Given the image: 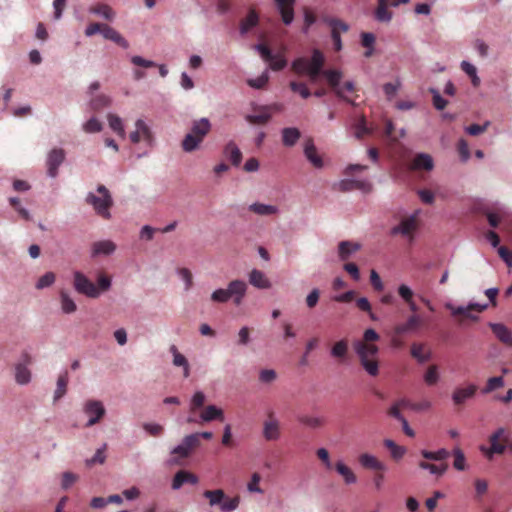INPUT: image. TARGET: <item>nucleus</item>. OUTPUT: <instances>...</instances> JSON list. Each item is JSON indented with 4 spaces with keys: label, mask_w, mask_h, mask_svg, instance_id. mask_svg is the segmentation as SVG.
I'll return each instance as SVG.
<instances>
[{
    "label": "nucleus",
    "mask_w": 512,
    "mask_h": 512,
    "mask_svg": "<svg viewBox=\"0 0 512 512\" xmlns=\"http://www.w3.org/2000/svg\"><path fill=\"white\" fill-rule=\"evenodd\" d=\"M325 64V56L319 49L312 51L310 59L299 57L292 62L291 69L298 75L307 74L311 82H316L318 77L323 73Z\"/></svg>",
    "instance_id": "f257e3e1"
},
{
    "label": "nucleus",
    "mask_w": 512,
    "mask_h": 512,
    "mask_svg": "<svg viewBox=\"0 0 512 512\" xmlns=\"http://www.w3.org/2000/svg\"><path fill=\"white\" fill-rule=\"evenodd\" d=\"M212 125L208 118L194 120L190 131L185 135L181 142V148L184 152L191 153L199 149L205 137L210 133Z\"/></svg>",
    "instance_id": "f03ea898"
},
{
    "label": "nucleus",
    "mask_w": 512,
    "mask_h": 512,
    "mask_svg": "<svg viewBox=\"0 0 512 512\" xmlns=\"http://www.w3.org/2000/svg\"><path fill=\"white\" fill-rule=\"evenodd\" d=\"M353 346L363 369L370 376H377L379 374L378 346L366 342H355Z\"/></svg>",
    "instance_id": "7ed1b4c3"
},
{
    "label": "nucleus",
    "mask_w": 512,
    "mask_h": 512,
    "mask_svg": "<svg viewBox=\"0 0 512 512\" xmlns=\"http://www.w3.org/2000/svg\"><path fill=\"white\" fill-rule=\"evenodd\" d=\"M97 192L99 196L94 193H89L86 197V202L93 206L98 215L105 219H110L111 214L109 209L113 205L111 194L104 185H99Z\"/></svg>",
    "instance_id": "20e7f679"
},
{
    "label": "nucleus",
    "mask_w": 512,
    "mask_h": 512,
    "mask_svg": "<svg viewBox=\"0 0 512 512\" xmlns=\"http://www.w3.org/2000/svg\"><path fill=\"white\" fill-rule=\"evenodd\" d=\"M490 447H481V451L486 455L488 459H492L494 454H503L507 448L509 442V433L505 428L497 429L489 437Z\"/></svg>",
    "instance_id": "39448f33"
},
{
    "label": "nucleus",
    "mask_w": 512,
    "mask_h": 512,
    "mask_svg": "<svg viewBox=\"0 0 512 512\" xmlns=\"http://www.w3.org/2000/svg\"><path fill=\"white\" fill-rule=\"evenodd\" d=\"M262 435L266 441H277L281 438V423L274 411H269L263 422Z\"/></svg>",
    "instance_id": "423d86ee"
},
{
    "label": "nucleus",
    "mask_w": 512,
    "mask_h": 512,
    "mask_svg": "<svg viewBox=\"0 0 512 512\" xmlns=\"http://www.w3.org/2000/svg\"><path fill=\"white\" fill-rule=\"evenodd\" d=\"M419 226L418 212L404 217L397 226L391 229L392 235H402L408 237L410 240L413 239L414 233L417 231Z\"/></svg>",
    "instance_id": "0eeeda50"
},
{
    "label": "nucleus",
    "mask_w": 512,
    "mask_h": 512,
    "mask_svg": "<svg viewBox=\"0 0 512 512\" xmlns=\"http://www.w3.org/2000/svg\"><path fill=\"white\" fill-rule=\"evenodd\" d=\"M32 364V356L23 352L19 361L15 364V381L20 385H26L31 381V371L29 366Z\"/></svg>",
    "instance_id": "6e6552de"
},
{
    "label": "nucleus",
    "mask_w": 512,
    "mask_h": 512,
    "mask_svg": "<svg viewBox=\"0 0 512 512\" xmlns=\"http://www.w3.org/2000/svg\"><path fill=\"white\" fill-rule=\"evenodd\" d=\"M255 49L260 53L262 59L269 63L272 70L280 71L286 67L287 60L283 54H273L265 44H257Z\"/></svg>",
    "instance_id": "1a4fd4ad"
},
{
    "label": "nucleus",
    "mask_w": 512,
    "mask_h": 512,
    "mask_svg": "<svg viewBox=\"0 0 512 512\" xmlns=\"http://www.w3.org/2000/svg\"><path fill=\"white\" fill-rule=\"evenodd\" d=\"M74 288L78 293L90 298H97L100 294L97 286L78 271L74 273Z\"/></svg>",
    "instance_id": "9d476101"
},
{
    "label": "nucleus",
    "mask_w": 512,
    "mask_h": 512,
    "mask_svg": "<svg viewBox=\"0 0 512 512\" xmlns=\"http://www.w3.org/2000/svg\"><path fill=\"white\" fill-rule=\"evenodd\" d=\"M84 413L89 417L87 427L93 426L105 415V407L98 400H88L83 406Z\"/></svg>",
    "instance_id": "9b49d317"
},
{
    "label": "nucleus",
    "mask_w": 512,
    "mask_h": 512,
    "mask_svg": "<svg viewBox=\"0 0 512 512\" xmlns=\"http://www.w3.org/2000/svg\"><path fill=\"white\" fill-rule=\"evenodd\" d=\"M322 75L326 78L329 86L332 88L334 93L341 99L345 100L351 105H355V102L343 95V89L340 87V81L342 79V73L339 70L328 69L324 70Z\"/></svg>",
    "instance_id": "f8f14e48"
},
{
    "label": "nucleus",
    "mask_w": 512,
    "mask_h": 512,
    "mask_svg": "<svg viewBox=\"0 0 512 512\" xmlns=\"http://www.w3.org/2000/svg\"><path fill=\"white\" fill-rule=\"evenodd\" d=\"M136 130L130 133V140L132 143L137 144L141 140L145 141L148 145H152L154 137L150 127L141 119L135 123Z\"/></svg>",
    "instance_id": "ddd939ff"
},
{
    "label": "nucleus",
    "mask_w": 512,
    "mask_h": 512,
    "mask_svg": "<svg viewBox=\"0 0 512 512\" xmlns=\"http://www.w3.org/2000/svg\"><path fill=\"white\" fill-rule=\"evenodd\" d=\"M487 307H488L487 304H478V303L470 304L467 307H462V306L454 307L452 305H447V308L451 311L453 316H462L464 318H468L473 321H477L478 317L473 315L471 313V311H477L480 313V312H483L484 310H486Z\"/></svg>",
    "instance_id": "4468645a"
},
{
    "label": "nucleus",
    "mask_w": 512,
    "mask_h": 512,
    "mask_svg": "<svg viewBox=\"0 0 512 512\" xmlns=\"http://www.w3.org/2000/svg\"><path fill=\"white\" fill-rule=\"evenodd\" d=\"M65 159V152L61 148H55L48 154L47 167L48 175L50 177H56L58 174V167L63 163Z\"/></svg>",
    "instance_id": "2eb2a0df"
},
{
    "label": "nucleus",
    "mask_w": 512,
    "mask_h": 512,
    "mask_svg": "<svg viewBox=\"0 0 512 512\" xmlns=\"http://www.w3.org/2000/svg\"><path fill=\"white\" fill-rule=\"evenodd\" d=\"M476 391L477 386L475 384H469L467 387H457L452 393L454 405H463L468 399L474 397Z\"/></svg>",
    "instance_id": "dca6fc26"
},
{
    "label": "nucleus",
    "mask_w": 512,
    "mask_h": 512,
    "mask_svg": "<svg viewBox=\"0 0 512 512\" xmlns=\"http://www.w3.org/2000/svg\"><path fill=\"white\" fill-rule=\"evenodd\" d=\"M340 191L347 192L352 190H361L364 193H369L372 190V185L368 181L344 179L338 183Z\"/></svg>",
    "instance_id": "f3484780"
},
{
    "label": "nucleus",
    "mask_w": 512,
    "mask_h": 512,
    "mask_svg": "<svg viewBox=\"0 0 512 512\" xmlns=\"http://www.w3.org/2000/svg\"><path fill=\"white\" fill-rule=\"evenodd\" d=\"M304 154L307 160L315 167L322 168L324 163L322 157L318 154L317 148L314 145L312 139H308L305 142Z\"/></svg>",
    "instance_id": "a211bd4d"
},
{
    "label": "nucleus",
    "mask_w": 512,
    "mask_h": 512,
    "mask_svg": "<svg viewBox=\"0 0 512 512\" xmlns=\"http://www.w3.org/2000/svg\"><path fill=\"white\" fill-rule=\"evenodd\" d=\"M278 10L281 14L282 21L289 25L294 19L293 5L295 0H275Z\"/></svg>",
    "instance_id": "6ab92c4d"
},
{
    "label": "nucleus",
    "mask_w": 512,
    "mask_h": 512,
    "mask_svg": "<svg viewBox=\"0 0 512 512\" xmlns=\"http://www.w3.org/2000/svg\"><path fill=\"white\" fill-rule=\"evenodd\" d=\"M230 297H234V303L240 305L247 290V284L242 280H233L228 285Z\"/></svg>",
    "instance_id": "aec40b11"
},
{
    "label": "nucleus",
    "mask_w": 512,
    "mask_h": 512,
    "mask_svg": "<svg viewBox=\"0 0 512 512\" xmlns=\"http://www.w3.org/2000/svg\"><path fill=\"white\" fill-rule=\"evenodd\" d=\"M489 327L500 342L512 347V332L504 324L490 323Z\"/></svg>",
    "instance_id": "412c9836"
},
{
    "label": "nucleus",
    "mask_w": 512,
    "mask_h": 512,
    "mask_svg": "<svg viewBox=\"0 0 512 512\" xmlns=\"http://www.w3.org/2000/svg\"><path fill=\"white\" fill-rule=\"evenodd\" d=\"M185 483L195 485L198 483V478L195 474L186 470L178 471L172 481V488L177 490L181 488Z\"/></svg>",
    "instance_id": "4be33fe9"
},
{
    "label": "nucleus",
    "mask_w": 512,
    "mask_h": 512,
    "mask_svg": "<svg viewBox=\"0 0 512 512\" xmlns=\"http://www.w3.org/2000/svg\"><path fill=\"white\" fill-rule=\"evenodd\" d=\"M249 283L258 289H269L271 287L270 280L266 277L264 272L253 269L249 273Z\"/></svg>",
    "instance_id": "5701e85b"
},
{
    "label": "nucleus",
    "mask_w": 512,
    "mask_h": 512,
    "mask_svg": "<svg viewBox=\"0 0 512 512\" xmlns=\"http://www.w3.org/2000/svg\"><path fill=\"white\" fill-rule=\"evenodd\" d=\"M116 250V244L111 240L97 241L92 244V256L110 255Z\"/></svg>",
    "instance_id": "b1692460"
},
{
    "label": "nucleus",
    "mask_w": 512,
    "mask_h": 512,
    "mask_svg": "<svg viewBox=\"0 0 512 512\" xmlns=\"http://www.w3.org/2000/svg\"><path fill=\"white\" fill-rule=\"evenodd\" d=\"M361 246L358 243L351 241H341L338 244V256L341 261L348 260L351 255L358 250H360Z\"/></svg>",
    "instance_id": "393cba45"
},
{
    "label": "nucleus",
    "mask_w": 512,
    "mask_h": 512,
    "mask_svg": "<svg viewBox=\"0 0 512 512\" xmlns=\"http://www.w3.org/2000/svg\"><path fill=\"white\" fill-rule=\"evenodd\" d=\"M359 463L366 469L375 471H384L386 469L385 465L381 461L368 453H363L359 456Z\"/></svg>",
    "instance_id": "a878e982"
},
{
    "label": "nucleus",
    "mask_w": 512,
    "mask_h": 512,
    "mask_svg": "<svg viewBox=\"0 0 512 512\" xmlns=\"http://www.w3.org/2000/svg\"><path fill=\"white\" fill-rule=\"evenodd\" d=\"M202 422H210L213 420H224L223 410L215 405H208L200 412Z\"/></svg>",
    "instance_id": "bb28decb"
},
{
    "label": "nucleus",
    "mask_w": 512,
    "mask_h": 512,
    "mask_svg": "<svg viewBox=\"0 0 512 512\" xmlns=\"http://www.w3.org/2000/svg\"><path fill=\"white\" fill-rule=\"evenodd\" d=\"M282 143L286 147L294 146L301 137V132L298 128L287 127L281 131Z\"/></svg>",
    "instance_id": "cd10ccee"
},
{
    "label": "nucleus",
    "mask_w": 512,
    "mask_h": 512,
    "mask_svg": "<svg viewBox=\"0 0 512 512\" xmlns=\"http://www.w3.org/2000/svg\"><path fill=\"white\" fill-rule=\"evenodd\" d=\"M224 156L231 161L234 166H238L242 161V153L235 142L230 141L224 147Z\"/></svg>",
    "instance_id": "c85d7f7f"
},
{
    "label": "nucleus",
    "mask_w": 512,
    "mask_h": 512,
    "mask_svg": "<svg viewBox=\"0 0 512 512\" xmlns=\"http://www.w3.org/2000/svg\"><path fill=\"white\" fill-rule=\"evenodd\" d=\"M433 167V159L429 154L426 153L417 154L412 162V168L414 170L430 171L433 169Z\"/></svg>",
    "instance_id": "c756f323"
},
{
    "label": "nucleus",
    "mask_w": 512,
    "mask_h": 512,
    "mask_svg": "<svg viewBox=\"0 0 512 512\" xmlns=\"http://www.w3.org/2000/svg\"><path fill=\"white\" fill-rule=\"evenodd\" d=\"M102 35L105 39L115 42L122 48L126 49L129 46L127 40L124 37H122V35L119 32H117L114 28L108 26L107 24L104 25Z\"/></svg>",
    "instance_id": "7c9ffc66"
},
{
    "label": "nucleus",
    "mask_w": 512,
    "mask_h": 512,
    "mask_svg": "<svg viewBox=\"0 0 512 512\" xmlns=\"http://www.w3.org/2000/svg\"><path fill=\"white\" fill-rule=\"evenodd\" d=\"M420 325V319L418 316H410L405 323H401L396 325L393 330L396 334H401L402 336L415 331Z\"/></svg>",
    "instance_id": "2f4dec72"
},
{
    "label": "nucleus",
    "mask_w": 512,
    "mask_h": 512,
    "mask_svg": "<svg viewBox=\"0 0 512 512\" xmlns=\"http://www.w3.org/2000/svg\"><path fill=\"white\" fill-rule=\"evenodd\" d=\"M170 352L173 355V364L175 366L183 367V376L185 378L189 377L190 367H189V363H188V360L186 359V357L178 351V349L175 345H172L170 347Z\"/></svg>",
    "instance_id": "473e14b6"
},
{
    "label": "nucleus",
    "mask_w": 512,
    "mask_h": 512,
    "mask_svg": "<svg viewBox=\"0 0 512 512\" xmlns=\"http://www.w3.org/2000/svg\"><path fill=\"white\" fill-rule=\"evenodd\" d=\"M249 210L260 216H269L278 214L279 209L277 206L268 205L263 203H253L249 206Z\"/></svg>",
    "instance_id": "72a5a7b5"
},
{
    "label": "nucleus",
    "mask_w": 512,
    "mask_h": 512,
    "mask_svg": "<svg viewBox=\"0 0 512 512\" xmlns=\"http://www.w3.org/2000/svg\"><path fill=\"white\" fill-rule=\"evenodd\" d=\"M348 355V341L346 339L339 340L334 343L331 348V356L338 359L340 362L344 361Z\"/></svg>",
    "instance_id": "f704fd0d"
},
{
    "label": "nucleus",
    "mask_w": 512,
    "mask_h": 512,
    "mask_svg": "<svg viewBox=\"0 0 512 512\" xmlns=\"http://www.w3.org/2000/svg\"><path fill=\"white\" fill-rule=\"evenodd\" d=\"M259 22L258 14L254 9H251L247 16L240 23L241 34L248 33L252 28L257 26Z\"/></svg>",
    "instance_id": "c9c22d12"
},
{
    "label": "nucleus",
    "mask_w": 512,
    "mask_h": 512,
    "mask_svg": "<svg viewBox=\"0 0 512 512\" xmlns=\"http://www.w3.org/2000/svg\"><path fill=\"white\" fill-rule=\"evenodd\" d=\"M334 468L337 473L343 477L346 484H353L357 481V477L354 472L342 461H338Z\"/></svg>",
    "instance_id": "e433bc0d"
},
{
    "label": "nucleus",
    "mask_w": 512,
    "mask_h": 512,
    "mask_svg": "<svg viewBox=\"0 0 512 512\" xmlns=\"http://www.w3.org/2000/svg\"><path fill=\"white\" fill-rule=\"evenodd\" d=\"M391 6L384 0H378V6L375 10V18L379 22H389L392 19V12L389 11L388 7Z\"/></svg>",
    "instance_id": "4c0bfd02"
},
{
    "label": "nucleus",
    "mask_w": 512,
    "mask_h": 512,
    "mask_svg": "<svg viewBox=\"0 0 512 512\" xmlns=\"http://www.w3.org/2000/svg\"><path fill=\"white\" fill-rule=\"evenodd\" d=\"M425 345L421 343H413L411 346V356L419 363L428 361L431 357L430 352H424Z\"/></svg>",
    "instance_id": "58836bf2"
},
{
    "label": "nucleus",
    "mask_w": 512,
    "mask_h": 512,
    "mask_svg": "<svg viewBox=\"0 0 512 512\" xmlns=\"http://www.w3.org/2000/svg\"><path fill=\"white\" fill-rule=\"evenodd\" d=\"M203 496L209 500L210 506L217 505L220 507L222 501L225 499V493L222 489L206 490Z\"/></svg>",
    "instance_id": "ea45409f"
},
{
    "label": "nucleus",
    "mask_w": 512,
    "mask_h": 512,
    "mask_svg": "<svg viewBox=\"0 0 512 512\" xmlns=\"http://www.w3.org/2000/svg\"><path fill=\"white\" fill-rule=\"evenodd\" d=\"M107 119H108L110 128L115 133H117V135H119L121 138H125L126 133H125V129H124V126L122 123V119L119 116L112 114V113H109L107 115Z\"/></svg>",
    "instance_id": "a19ab883"
},
{
    "label": "nucleus",
    "mask_w": 512,
    "mask_h": 512,
    "mask_svg": "<svg viewBox=\"0 0 512 512\" xmlns=\"http://www.w3.org/2000/svg\"><path fill=\"white\" fill-rule=\"evenodd\" d=\"M258 114L247 115L246 120L251 124H266L270 118L271 114L268 110H264L263 106H260L258 109Z\"/></svg>",
    "instance_id": "79ce46f5"
},
{
    "label": "nucleus",
    "mask_w": 512,
    "mask_h": 512,
    "mask_svg": "<svg viewBox=\"0 0 512 512\" xmlns=\"http://www.w3.org/2000/svg\"><path fill=\"white\" fill-rule=\"evenodd\" d=\"M90 12L103 16L106 20H112L115 17V12L107 4H97L90 8Z\"/></svg>",
    "instance_id": "37998d69"
},
{
    "label": "nucleus",
    "mask_w": 512,
    "mask_h": 512,
    "mask_svg": "<svg viewBox=\"0 0 512 512\" xmlns=\"http://www.w3.org/2000/svg\"><path fill=\"white\" fill-rule=\"evenodd\" d=\"M384 445L390 451L391 456L395 460L401 459L406 453V449L403 446L397 445L393 440L386 439L384 441Z\"/></svg>",
    "instance_id": "c03bdc74"
},
{
    "label": "nucleus",
    "mask_w": 512,
    "mask_h": 512,
    "mask_svg": "<svg viewBox=\"0 0 512 512\" xmlns=\"http://www.w3.org/2000/svg\"><path fill=\"white\" fill-rule=\"evenodd\" d=\"M298 421L309 428H320L324 424V419L309 415H302L298 417Z\"/></svg>",
    "instance_id": "a18cd8bd"
},
{
    "label": "nucleus",
    "mask_w": 512,
    "mask_h": 512,
    "mask_svg": "<svg viewBox=\"0 0 512 512\" xmlns=\"http://www.w3.org/2000/svg\"><path fill=\"white\" fill-rule=\"evenodd\" d=\"M68 384V373L64 372L58 377L57 380V388L55 390L54 394V400H59L61 397H63L66 393Z\"/></svg>",
    "instance_id": "49530a36"
},
{
    "label": "nucleus",
    "mask_w": 512,
    "mask_h": 512,
    "mask_svg": "<svg viewBox=\"0 0 512 512\" xmlns=\"http://www.w3.org/2000/svg\"><path fill=\"white\" fill-rule=\"evenodd\" d=\"M422 456L425 458V459H428V460H434V461H442V460H445L449 457L450 453L448 450L442 448V449H439L438 451H435V452H432V451H427V450H423L421 452Z\"/></svg>",
    "instance_id": "de8ad7c7"
},
{
    "label": "nucleus",
    "mask_w": 512,
    "mask_h": 512,
    "mask_svg": "<svg viewBox=\"0 0 512 512\" xmlns=\"http://www.w3.org/2000/svg\"><path fill=\"white\" fill-rule=\"evenodd\" d=\"M111 99L104 94H99L90 100V107L94 111H98L110 105Z\"/></svg>",
    "instance_id": "09e8293b"
},
{
    "label": "nucleus",
    "mask_w": 512,
    "mask_h": 512,
    "mask_svg": "<svg viewBox=\"0 0 512 512\" xmlns=\"http://www.w3.org/2000/svg\"><path fill=\"white\" fill-rule=\"evenodd\" d=\"M61 308L64 313L70 314L76 311L77 306L71 297L64 291L60 293Z\"/></svg>",
    "instance_id": "8fccbe9b"
},
{
    "label": "nucleus",
    "mask_w": 512,
    "mask_h": 512,
    "mask_svg": "<svg viewBox=\"0 0 512 512\" xmlns=\"http://www.w3.org/2000/svg\"><path fill=\"white\" fill-rule=\"evenodd\" d=\"M107 445L104 444L101 448L97 449L95 455L85 461L87 467H92L95 464H103L106 460L105 450Z\"/></svg>",
    "instance_id": "3c124183"
},
{
    "label": "nucleus",
    "mask_w": 512,
    "mask_h": 512,
    "mask_svg": "<svg viewBox=\"0 0 512 512\" xmlns=\"http://www.w3.org/2000/svg\"><path fill=\"white\" fill-rule=\"evenodd\" d=\"M438 380L439 373L437 365H430L424 374L425 383L429 386H433L438 382Z\"/></svg>",
    "instance_id": "603ef678"
},
{
    "label": "nucleus",
    "mask_w": 512,
    "mask_h": 512,
    "mask_svg": "<svg viewBox=\"0 0 512 512\" xmlns=\"http://www.w3.org/2000/svg\"><path fill=\"white\" fill-rule=\"evenodd\" d=\"M239 502L240 499L238 496L229 498L225 495V499L222 501L220 505V510L222 512H232L238 508Z\"/></svg>",
    "instance_id": "864d4df0"
},
{
    "label": "nucleus",
    "mask_w": 512,
    "mask_h": 512,
    "mask_svg": "<svg viewBox=\"0 0 512 512\" xmlns=\"http://www.w3.org/2000/svg\"><path fill=\"white\" fill-rule=\"evenodd\" d=\"M504 386V379L503 377H491L487 380L486 386L483 388L482 392L484 394H488L498 388H501Z\"/></svg>",
    "instance_id": "5fc2aeb1"
},
{
    "label": "nucleus",
    "mask_w": 512,
    "mask_h": 512,
    "mask_svg": "<svg viewBox=\"0 0 512 512\" xmlns=\"http://www.w3.org/2000/svg\"><path fill=\"white\" fill-rule=\"evenodd\" d=\"M454 462L453 466L456 470L463 471L466 468V459L463 451L460 448L453 450Z\"/></svg>",
    "instance_id": "6e6d98bb"
},
{
    "label": "nucleus",
    "mask_w": 512,
    "mask_h": 512,
    "mask_svg": "<svg viewBox=\"0 0 512 512\" xmlns=\"http://www.w3.org/2000/svg\"><path fill=\"white\" fill-rule=\"evenodd\" d=\"M289 87L293 92L299 93L304 99H307L311 95L305 83L291 81Z\"/></svg>",
    "instance_id": "4d7b16f0"
},
{
    "label": "nucleus",
    "mask_w": 512,
    "mask_h": 512,
    "mask_svg": "<svg viewBox=\"0 0 512 512\" xmlns=\"http://www.w3.org/2000/svg\"><path fill=\"white\" fill-rule=\"evenodd\" d=\"M268 81H269L268 73L264 72L256 79H248L247 84L252 88L262 89L267 85Z\"/></svg>",
    "instance_id": "13d9d810"
},
{
    "label": "nucleus",
    "mask_w": 512,
    "mask_h": 512,
    "mask_svg": "<svg viewBox=\"0 0 512 512\" xmlns=\"http://www.w3.org/2000/svg\"><path fill=\"white\" fill-rule=\"evenodd\" d=\"M206 397L203 392L197 391L190 402V411L194 413L197 409L203 407Z\"/></svg>",
    "instance_id": "bf43d9fd"
},
{
    "label": "nucleus",
    "mask_w": 512,
    "mask_h": 512,
    "mask_svg": "<svg viewBox=\"0 0 512 512\" xmlns=\"http://www.w3.org/2000/svg\"><path fill=\"white\" fill-rule=\"evenodd\" d=\"M457 151L460 155L461 161L466 162L470 158V149L465 139H460L457 144Z\"/></svg>",
    "instance_id": "052dcab7"
},
{
    "label": "nucleus",
    "mask_w": 512,
    "mask_h": 512,
    "mask_svg": "<svg viewBox=\"0 0 512 512\" xmlns=\"http://www.w3.org/2000/svg\"><path fill=\"white\" fill-rule=\"evenodd\" d=\"M55 281V274L53 272H47L43 276H41L36 283L37 289H43L51 286Z\"/></svg>",
    "instance_id": "680f3d73"
},
{
    "label": "nucleus",
    "mask_w": 512,
    "mask_h": 512,
    "mask_svg": "<svg viewBox=\"0 0 512 512\" xmlns=\"http://www.w3.org/2000/svg\"><path fill=\"white\" fill-rule=\"evenodd\" d=\"M182 442L190 451L199 447L201 444V441L199 440V435H197V433L185 436Z\"/></svg>",
    "instance_id": "e2e57ef3"
},
{
    "label": "nucleus",
    "mask_w": 512,
    "mask_h": 512,
    "mask_svg": "<svg viewBox=\"0 0 512 512\" xmlns=\"http://www.w3.org/2000/svg\"><path fill=\"white\" fill-rule=\"evenodd\" d=\"M489 125H490L489 121L485 122L483 125L472 124L470 126H467L465 128V131L471 136H478V135L484 133L487 130V128L489 127Z\"/></svg>",
    "instance_id": "0e129e2a"
},
{
    "label": "nucleus",
    "mask_w": 512,
    "mask_h": 512,
    "mask_svg": "<svg viewBox=\"0 0 512 512\" xmlns=\"http://www.w3.org/2000/svg\"><path fill=\"white\" fill-rule=\"evenodd\" d=\"M277 373L273 369H263L259 373V380L262 383L269 384L276 380Z\"/></svg>",
    "instance_id": "69168bd1"
},
{
    "label": "nucleus",
    "mask_w": 512,
    "mask_h": 512,
    "mask_svg": "<svg viewBox=\"0 0 512 512\" xmlns=\"http://www.w3.org/2000/svg\"><path fill=\"white\" fill-rule=\"evenodd\" d=\"M83 129L87 133L100 132L102 130V124L98 119L91 118L84 124Z\"/></svg>",
    "instance_id": "338daca9"
},
{
    "label": "nucleus",
    "mask_w": 512,
    "mask_h": 512,
    "mask_svg": "<svg viewBox=\"0 0 512 512\" xmlns=\"http://www.w3.org/2000/svg\"><path fill=\"white\" fill-rule=\"evenodd\" d=\"M79 479V476L72 472H64L62 475V481L61 486L63 489H68L71 487L77 480Z\"/></svg>",
    "instance_id": "774afa93"
}]
</instances>
